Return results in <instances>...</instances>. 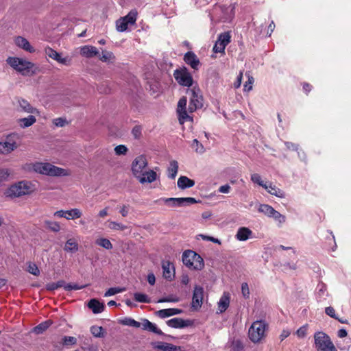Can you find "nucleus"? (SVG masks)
<instances>
[{"instance_id":"obj_1","label":"nucleus","mask_w":351,"mask_h":351,"mask_svg":"<svg viewBox=\"0 0 351 351\" xmlns=\"http://www.w3.org/2000/svg\"><path fill=\"white\" fill-rule=\"evenodd\" d=\"M147 164L146 158L142 155L137 156L132 163V173L141 184L152 183L157 179V173L154 170L144 171Z\"/></svg>"},{"instance_id":"obj_2","label":"nucleus","mask_w":351,"mask_h":351,"mask_svg":"<svg viewBox=\"0 0 351 351\" xmlns=\"http://www.w3.org/2000/svg\"><path fill=\"white\" fill-rule=\"evenodd\" d=\"M32 168L36 173L52 177H63L69 175L66 169L48 162H36L33 165Z\"/></svg>"},{"instance_id":"obj_3","label":"nucleus","mask_w":351,"mask_h":351,"mask_svg":"<svg viewBox=\"0 0 351 351\" xmlns=\"http://www.w3.org/2000/svg\"><path fill=\"white\" fill-rule=\"evenodd\" d=\"M183 264L192 270H202L204 262L200 255L192 250H186L182 254Z\"/></svg>"},{"instance_id":"obj_4","label":"nucleus","mask_w":351,"mask_h":351,"mask_svg":"<svg viewBox=\"0 0 351 351\" xmlns=\"http://www.w3.org/2000/svg\"><path fill=\"white\" fill-rule=\"evenodd\" d=\"M314 339L317 351H337L330 337L324 332H315Z\"/></svg>"},{"instance_id":"obj_5","label":"nucleus","mask_w":351,"mask_h":351,"mask_svg":"<svg viewBox=\"0 0 351 351\" xmlns=\"http://www.w3.org/2000/svg\"><path fill=\"white\" fill-rule=\"evenodd\" d=\"M267 324L264 321L259 320L253 322L249 329V338L254 343L260 342L265 336Z\"/></svg>"},{"instance_id":"obj_6","label":"nucleus","mask_w":351,"mask_h":351,"mask_svg":"<svg viewBox=\"0 0 351 351\" xmlns=\"http://www.w3.org/2000/svg\"><path fill=\"white\" fill-rule=\"evenodd\" d=\"M33 191V187L30 182L21 181L12 185L8 190L6 194L10 197H21L31 193Z\"/></svg>"},{"instance_id":"obj_7","label":"nucleus","mask_w":351,"mask_h":351,"mask_svg":"<svg viewBox=\"0 0 351 351\" xmlns=\"http://www.w3.org/2000/svg\"><path fill=\"white\" fill-rule=\"evenodd\" d=\"M187 94L190 97L188 109L189 112H193L196 110L203 107L204 99L201 93V90L198 87L194 86L192 88L188 89Z\"/></svg>"},{"instance_id":"obj_8","label":"nucleus","mask_w":351,"mask_h":351,"mask_svg":"<svg viewBox=\"0 0 351 351\" xmlns=\"http://www.w3.org/2000/svg\"><path fill=\"white\" fill-rule=\"evenodd\" d=\"M6 62L14 70L23 75L28 73L34 66L31 62L16 57H9Z\"/></svg>"},{"instance_id":"obj_9","label":"nucleus","mask_w":351,"mask_h":351,"mask_svg":"<svg viewBox=\"0 0 351 351\" xmlns=\"http://www.w3.org/2000/svg\"><path fill=\"white\" fill-rule=\"evenodd\" d=\"M160 200L170 207H183L197 202L193 197H169L162 198Z\"/></svg>"},{"instance_id":"obj_10","label":"nucleus","mask_w":351,"mask_h":351,"mask_svg":"<svg viewBox=\"0 0 351 351\" xmlns=\"http://www.w3.org/2000/svg\"><path fill=\"white\" fill-rule=\"evenodd\" d=\"M173 76L178 84L182 86L190 87L193 83V79L186 68L176 69Z\"/></svg>"},{"instance_id":"obj_11","label":"nucleus","mask_w":351,"mask_h":351,"mask_svg":"<svg viewBox=\"0 0 351 351\" xmlns=\"http://www.w3.org/2000/svg\"><path fill=\"white\" fill-rule=\"evenodd\" d=\"M187 99L186 97L180 99L178 104L177 112L178 114V119L180 124H183L187 121H193V118L188 114L186 109Z\"/></svg>"},{"instance_id":"obj_12","label":"nucleus","mask_w":351,"mask_h":351,"mask_svg":"<svg viewBox=\"0 0 351 351\" xmlns=\"http://www.w3.org/2000/svg\"><path fill=\"white\" fill-rule=\"evenodd\" d=\"M230 38L231 36L229 32L220 34L213 47V51L215 53L224 52L226 47L230 43Z\"/></svg>"},{"instance_id":"obj_13","label":"nucleus","mask_w":351,"mask_h":351,"mask_svg":"<svg viewBox=\"0 0 351 351\" xmlns=\"http://www.w3.org/2000/svg\"><path fill=\"white\" fill-rule=\"evenodd\" d=\"M46 56L56 60L58 62L69 66L71 64V59L68 56L62 58L61 54L51 47H47L45 50Z\"/></svg>"},{"instance_id":"obj_14","label":"nucleus","mask_w":351,"mask_h":351,"mask_svg":"<svg viewBox=\"0 0 351 351\" xmlns=\"http://www.w3.org/2000/svg\"><path fill=\"white\" fill-rule=\"evenodd\" d=\"M204 292V289L202 287L195 286L194 287L191 302V306L193 308L198 309L202 306Z\"/></svg>"},{"instance_id":"obj_15","label":"nucleus","mask_w":351,"mask_h":351,"mask_svg":"<svg viewBox=\"0 0 351 351\" xmlns=\"http://www.w3.org/2000/svg\"><path fill=\"white\" fill-rule=\"evenodd\" d=\"M162 268L163 277L168 280H172L175 276V269L173 263L169 261H162Z\"/></svg>"},{"instance_id":"obj_16","label":"nucleus","mask_w":351,"mask_h":351,"mask_svg":"<svg viewBox=\"0 0 351 351\" xmlns=\"http://www.w3.org/2000/svg\"><path fill=\"white\" fill-rule=\"evenodd\" d=\"M184 60L195 70H197L200 64V62L197 56L193 51L186 52L184 55Z\"/></svg>"},{"instance_id":"obj_17","label":"nucleus","mask_w":351,"mask_h":351,"mask_svg":"<svg viewBox=\"0 0 351 351\" xmlns=\"http://www.w3.org/2000/svg\"><path fill=\"white\" fill-rule=\"evenodd\" d=\"M168 326L174 328H183L191 325V321L184 320L182 318H172L167 322Z\"/></svg>"},{"instance_id":"obj_18","label":"nucleus","mask_w":351,"mask_h":351,"mask_svg":"<svg viewBox=\"0 0 351 351\" xmlns=\"http://www.w3.org/2000/svg\"><path fill=\"white\" fill-rule=\"evenodd\" d=\"M80 54L87 58H90L99 55L97 49L91 45H84L80 48Z\"/></svg>"},{"instance_id":"obj_19","label":"nucleus","mask_w":351,"mask_h":351,"mask_svg":"<svg viewBox=\"0 0 351 351\" xmlns=\"http://www.w3.org/2000/svg\"><path fill=\"white\" fill-rule=\"evenodd\" d=\"M230 295L228 292H224L218 302V311L220 313L225 312L230 305Z\"/></svg>"},{"instance_id":"obj_20","label":"nucleus","mask_w":351,"mask_h":351,"mask_svg":"<svg viewBox=\"0 0 351 351\" xmlns=\"http://www.w3.org/2000/svg\"><path fill=\"white\" fill-rule=\"evenodd\" d=\"M18 102L21 111L32 114H39L38 109L33 107L27 100L24 99H19Z\"/></svg>"},{"instance_id":"obj_21","label":"nucleus","mask_w":351,"mask_h":351,"mask_svg":"<svg viewBox=\"0 0 351 351\" xmlns=\"http://www.w3.org/2000/svg\"><path fill=\"white\" fill-rule=\"evenodd\" d=\"M154 347L160 351H182L180 346L165 342H157L154 344Z\"/></svg>"},{"instance_id":"obj_22","label":"nucleus","mask_w":351,"mask_h":351,"mask_svg":"<svg viewBox=\"0 0 351 351\" xmlns=\"http://www.w3.org/2000/svg\"><path fill=\"white\" fill-rule=\"evenodd\" d=\"M1 145L2 154L10 153L17 147L16 141L10 136H8L4 142H1Z\"/></svg>"},{"instance_id":"obj_23","label":"nucleus","mask_w":351,"mask_h":351,"mask_svg":"<svg viewBox=\"0 0 351 351\" xmlns=\"http://www.w3.org/2000/svg\"><path fill=\"white\" fill-rule=\"evenodd\" d=\"M252 235V231L246 227H241L238 229L235 237L240 241H245Z\"/></svg>"},{"instance_id":"obj_24","label":"nucleus","mask_w":351,"mask_h":351,"mask_svg":"<svg viewBox=\"0 0 351 351\" xmlns=\"http://www.w3.org/2000/svg\"><path fill=\"white\" fill-rule=\"evenodd\" d=\"M182 313V310L178 309V308H166V309H162L160 311H158L156 312V315L162 318L165 319L166 317H169L170 316H173L175 315H178Z\"/></svg>"},{"instance_id":"obj_25","label":"nucleus","mask_w":351,"mask_h":351,"mask_svg":"<svg viewBox=\"0 0 351 351\" xmlns=\"http://www.w3.org/2000/svg\"><path fill=\"white\" fill-rule=\"evenodd\" d=\"M15 43L18 47L22 48L23 49L25 50L26 51H28L30 53L34 51V49L31 46L29 41L23 37H21V36L16 37L15 38Z\"/></svg>"},{"instance_id":"obj_26","label":"nucleus","mask_w":351,"mask_h":351,"mask_svg":"<svg viewBox=\"0 0 351 351\" xmlns=\"http://www.w3.org/2000/svg\"><path fill=\"white\" fill-rule=\"evenodd\" d=\"M264 189H265L271 195H275L280 198L285 197V193L282 190L278 188L276 186L273 185L271 183H269V184H266L264 186Z\"/></svg>"},{"instance_id":"obj_27","label":"nucleus","mask_w":351,"mask_h":351,"mask_svg":"<svg viewBox=\"0 0 351 351\" xmlns=\"http://www.w3.org/2000/svg\"><path fill=\"white\" fill-rule=\"evenodd\" d=\"M88 306L95 314H98L103 312L105 308V305L103 303L99 302L96 299H91L88 302Z\"/></svg>"},{"instance_id":"obj_28","label":"nucleus","mask_w":351,"mask_h":351,"mask_svg":"<svg viewBox=\"0 0 351 351\" xmlns=\"http://www.w3.org/2000/svg\"><path fill=\"white\" fill-rule=\"evenodd\" d=\"M178 186L180 189H185L193 187L195 185V181L186 176H182L178 180Z\"/></svg>"},{"instance_id":"obj_29","label":"nucleus","mask_w":351,"mask_h":351,"mask_svg":"<svg viewBox=\"0 0 351 351\" xmlns=\"http://www.w3.org/2000/svg\"><path fill=\"white\" fill-rule=\"evenodd\" d=\"M316 295L318 302H322L326 300V296L328 295L327 289L325 284L319 282L316 288Z\"/></svg>"},{"instance_id":"obj_30","label":"nucleus","mask_w":351,"mask_h":351,"mask_svg":"<svg viewBox=\"0 0 351 351\" xmlns=\"http://www.w3.org/2000/svg\"><path fill=\"white\" fill-rule=\"evenodd\" d=\"M64 250L72 254L75 253L79 250V245L75 239H69L65 243Z\"/></svg>"},{"instance_id":"obj_31","label":"nucleus","mask_w":351,"mask_h":351,"mask_svg":"<svg viewBox=\"0 0 351 351\" xmlns=\"http://www.w3.org/2000/svg\"><path fill=\"white\" fill-rule=\"evenodd\" d=\"M36 119L32 114L27 117L22 118L19 120L20 126L23 128H28L36 123Z\"/></svg>"},{"instance_id":"obj_32","label":"nucleus","mask_w":351,"mask_h":351,"mask_svg":"<svg viewBox=\"0 0 351 351\" xmlns=\"http://www.w3.org/2000/svg\"><path fill=\"white\" fill-rule=\"evenodd\" d=\"M53 324V322L51 319L46 320L43 322H41L36 326L34 328V332L36 334H42L47 329L49 328V326Z\"/></svg>"},{"instance_id":"obj_33","label":"nucleus","mask_w":351,"mask_h":351,"mask_svg":"<svg viewBox=\"0 0 351 351\" xmlns=\"http://www.w3.org/2000/svg\"><path fill=\"white\" fill-rule=\"evenodd\" d=\"M168 177L170 179H174L178 173V162L176 160H172L170 162L169 167H168Z\"/></svg>"},{"instance_id":"obj_34","label":"nucleus","mask_w":351,"mask_h":351,"mask_svg":"<svg viewBox=\"0 0 351 351\" xmlns=\"http://www.w3.org/2000/svg\"><path fill=\"white\" fill-rule=\"evenodd\" d=\"M98 56L99 60L104 62H111L115 58L112 52L106 50H103L101 55L99 54Z\"/></svg>"},{"instance_id":"obj_35","label":"nucleus","mask_w":351,"mask_h":351,"mask_svg":"<svg viewBox=\"0 0 351 351\" xmlns=\"http://www.w3.org/2000/svg\"><path fill=\"white\" fill-rule=\"evenodd\" d=\"M82 215L81 210L78 208H73L66 210V219L67 220L79 219Z\"/></svg>"},{"instance_id":"obj_36","label":"nucleus","mask_w":351,"mask_h":351,"mask_svg":"<svg viewBox=\"0 0 351 351\" xmlns=\"http://www.w3.org/2000/svg\"><path fill=\"white\" fill-rule=\"evenodd\" d=\"M137 17V12L135 10H131L126 16L121 17L129 25H132L135 24Z\"/></svg>"},{"instance_id":"obj_37","label":"nucleus","mask_w":351,"mask_h":351,"mask_svg":"<svg viewBox=\"0 0 351 351\" xmlns=\"http://www.w3.org/2000/svg\"><path fill=\"white\" fill-rule=\"evenodd\" d=\"M45 226L54 232H58L60 230V226L58 222L50 220H45L44 221Z\"/></svg>"},{"instance_id":"obj_38","label":"nucleus","mask_w":351,"mask_h":351,"mask_svg":"<svg viewBox=\"0 0 351 351\" xmlns=\"http://www.w3.org/2000/svg\"><path fill=\"white\" fill-rule=\"evenodd\" d=\"M258 210L268 217H270L274 210V208L268 204H261Z\"/></svg>"},{"instance_id":"obj_39","label":"nucleus","mask_w":351,"mask_h":351,"mask_svg":"<svg viewBox=\"0 0 351 351\" xmlns=\"http://www.w3.org/2000/svg\"><path fill=\"white\" fill-rule=\"evenodd\" d=\"M96 244L106 249L111 250L113 246L109 239L105 238H100L96 240Z\"/></svg>"},{"instance_id":"obj_40","label":"nucleus","mask_w":351,"mask_h":351,"mask_svg":"<svg viewBox=\"0 0 351 351\" xmlns=\"http://www.w3.org/2000/svg\"><path fill=\"white\" fill-rule=\"evenodd\" d=\"M128 25H130L123 19L120 18L116 21V28L119 32H125L128 29Z\"/></svg>"},{"instance_id":"obj_41","label":"nucleus","mask_w":351,"mask_h":351,"mask_svg":"<svg viewBox=\"0 0 351 351\" xmlns=\"http://www.w3.org/2000/svg\"><path fill=\"white\" fill-rule=\"evenodd\" d=\"M121 324L125 326H132L134 328H140L141 326V323L134 320L130 317H126L121 321Z\"/></svg>"},{"instance_id":"obj_42","label":"nucleus","mask_w":351,"mask_h":351,"mask_svg":"<svg viewBox=\"0 0 351 351\" xmlns=\"http://www.w3.org/2000/svg\"><path fill=\"white\" fill-rule=\"evenodd\" d=\"M134 300L138 302H141V303H149L150 302V299L149 298V297L144 293H135L134 294Z\"/></svg>"},{"instance_id":"obj_43","label":"nucleus","mask_w":351,"mask_h":351,"mask_svg":"<svg viewBox=\"0 0 351 351\" xmlns=\"http://www.w3.org/2000/svg\"><path fill=\"white\" fill-rule=\"evenodd\" d=\"M108 228L114 230H124L127 226L116 221H108Z\"/></svg>"},{"instance_id":"obj_44","label":"nucleus","mask_w":351,"mask_h":351,"mask_svg":"<svg viewBox=\"0 0 351 351\" xmlns=\"http://www.w3.org/2000/svg\"><path fill=\"white\" fill-rule=\"evenodd\" d=\"M27 271L36 276H38L40 274V270L38 266L34 263H29L28 264Z\"/></svg>"},{"instance_id":"obj_45","label":"nucleus","mask_w":351,"mask_h":351,"mask_svg":"<svg viewBox=\"0 0 351 351\" xmlns=\"http://www.w3.org/2000/svg\"><path fill=\"white\" fill-rule=\"evenodd\" d=\"M125 291V288H119V287H112L110 288L105 293L104 297H109L113 295H115L119 293H121Z\"/></svg>"},{"instance_id":"obj_46","label":"nucleus","mask_w":351,"mask_h":351,"mask_svg":"<svg viewBox=\"0 0 351 351\" xmlns=\"http://www.w3.org/2000/svg\"><path fill=\"white\" fill-rule=\"evenodd\" d=\"M270 217L274 218L276 221H277L279 223H283L285 222L286 217L281 215L278 211L274 209L273 213L270 216Z\"/></svg>"},{"instance_id":"obj_47","label":"nucleus","mask_w":351,"mask_h":351,"mask_svg":"<svg viewBox=\"0 0 351 351\" xmlns=\"http://www.w3.org/2000/svg\"><path fill=\"white\" fill-rule=\"evenodd\" d=\"M92 335L95 337H100L103 334V328L101 326H93L90 328Z\"/></svg>"},{"instance_id":"obj_48","label":"nucleus","mask_w":351,"mask_h":351,"mask_svg":"<svg viewBox=\"0 0 351 351\" xmlns=\"http://www.w3.org/2000/svg\"><path fill=\"white\" fill-rule=\"evenodd\" d=\"M77 343V339L73 337L64 336L62 339V343L64 346L74 345Z\"/></svg>"},{"instance_id":"obj_49","label":"nucleus","mask_w":351,"mask_h":351,"mask_svg":"<svg viewBox=\"0 0 351 351\" xmlns=\"http://www.w3.org/2000/svg\"><path fill=\"white\" fill-rule=\"evenodd\" d=\"M251 180L254 182V183H256L257 184H258L259 186H261L262 187L264 188V186H265L266 184H265L263 180H261V177L259 174L258 173H253L251 175Z\"/></svg>"},{"instance_id":"obj_50","label":"nucleus","mask_w":351,"mask_h":351,"mask_svg":"<svg viewBox=\"0 0 351 351\" xmlns=\"http://www.w3.org/2000/svg\"><path fill=\"white\" fill-rule=\"evenodd\" d=\"M192 147L195 148L197 153L203 154L205 151L204 146L197 139H194Z\"/></svg>"},{"instance_id":"obj_51","label":"nucleus","mask_w":351,"mask_h":351,"mask_svg":"<svg viewBox=\"0 0 351 351\" xmlns=\"http://www.w3.org/2000/svg\"><path fill=\"white\" fill-rule=\"evenodd\" d=\"M86 287V285L79 286L77 284L69 283V284L65 285L64 286V289L66 291L80 290V289H83V288H84Z\"/></svg>"},{"instance_id":"obj_52","label":"nucleus","mask_w":351,"mask_h":351,"mask_svg":"<svg viewBox=\"0 0 351 351\" xmlns=\"http://www.w3.org/2000/svg\"><path fill=\"white\" fill-rule=\"evenodd\" d=\"M53 123L57 127H64L68 122L65 118L59 117L53 120Z\"/></svg>"},{"instance_id":"obj_53","label":"nucleus","mask_w":351,"mask_h":351,"mask_svg":"<svg viewBox=\"0 0 351 351\" xmlns=\"http://www.w3.org/2000/svg\"><path fill=\"white\" fill-rule=\"evenodd\" d=\"M117 155H125L128 152V148L123 145H119L114 148Z\"/></svg>"},{"instance_id":"obj_54","label":"nucleus","mask_w":351,"mask_h":351,"mask_svg":"<svg viewBox=\"0 0 351 351\" xmlns=\"http://www.w3.org/2000/svg\"><path fill=\"white\" fill-rule=\"evenodd\" d=\"M132 134L136 139L140 138L142 134V128L139 125H136L132 130Z\"/></svg>"},{"instance_id":"obj_55","label":"nucleus","mask_w":351,"mask_h":351,"mask_svg":"<svg viewBox=\"0 0 351 351\" xmlns=\"http://www.w3.org/2000/svg\"><path fill=\"white\" fill-rule=\"evenodd\" d=\"M154 324V323L149 322L148 319H143V322L141 323V327L144 330L149 331Z\"/></svg>"},{"instance_id":"obj_56","label":"nucleus","mask_w":351,"mask_h":351,"mask_svg":"<svg viewBox=\"0 0 351 351\" xmlns=\"http://www.w3.org/2000/svg\"><path fill=\"white\" fill-rule=\"evenodd\" d=\"M64 285V281H58L57 282H53L51 284H49V285H47V290H55V289H57L59 287H61Z\"/></svg>"},{"instance_id":"obj_57","label":"nucleus","mask_w":351,"mask_h":351,"mask_svg":"<svg viewBox=\"0 0 351 351\" xmlns=\"http://www.w3.org/2000/svg\"><path fill=\"white\" fill-rule=\"evenodd\" d=\"M254 78L248 75V80L244 85L245 91H250L252 89V84L254 83Z\"/></svg>"},{"instance_id":"obj_58","label":"nucleus","mask_w":351,"mask_h":351,"mask_svg":"<svg viewBox=\"0 0 351 351\" xmlns=\"http://www.w3.org/2000/svg\"><path fill=\"white\" fill-rule=\"evenodd\" d=\"M241 292L244 298H247L250 295V289L247 283L243 282L241 285Z\"/></svg>"},{"instance_id":"obj_59","label":"nucleus","mask_w":351,"mask_h":351,"mask_svg":"<svg viewBox=\"0 0 351 351\" xmlns=\"http://www.w3.org/2000/svg\"><path fill=\"white\" fill-rule=\"evenodd\" d=\"M325 313L326 315L330 316V317H332L334 319H338V317L336 316L335 311L333 307L328 306L325 308Z\"/></svg>"},{"instance_id":"obj_60","label":"nucleus","mask_w":351,"mask_h":351,"mask_svg":"<svg viewBox=\"0 0 351 351\" xmlns=\"http://www.w3.org/2000/svg\"><path fill=\"white\" fill-rule=\"evenodd\" d=\"M306 330H307V327L306 326H303L300 327L299 329H298V330L296 331V334L298 337L303 338L306 335Z\"/></svg>"},{"instance_id":"obj_61","label":"nucleus","mask_w":351,"mask_h":351,"mask_svg":"<svg viewBox=\"0 0 351 351\" xmlns=\"http://www.w3.org/2000/svg\"><path fill=\"white\" fill-rule=\"evenodd\" d=\"M179 301V299L176 297H167V298H162L158 300V302L162 303V302H177Z\"/></svg>"},{"instance_id":"obj_62","label":"nucleus","mask_w":351,"mask_h":351,"mask_svg":"<svg viewBox=\"0 0 351 351\" xmlns=\"http://www.w3.org/2000/svg\"><path fill=\"white\" fill-rule=\"evenodd\" d=\"M243 348V346L241 341H234L232 343V350L233 351H241Z\"/></svg>"},{"instance_id":"obj_63","label":"nucleus","mask_w":351,"mask_h":351,"mask_svg":"<svg viewBox=\"0 0 351 351\" xmlns=\"http://www.w3.org/2000/svg\"><path fill=\"white\" fill-rule=\"evenodd\" d=\"M9 173L7 170H0V183L7 180Z\"/></svg>"},{"instance_id":"obj_64","label":"nucleus","mask_w":351,"mask_h":351,"mask_svg":"<svg viewBox=\"0 0 351 351\" xmlns=\"http://www.w3.org/2000/svg\"><path fill=\"white\" fill-rule=\"evenodd\" d=\"M200 237H202V238L204 240L210 241H212V242H213L215 243H217V244L221 243L220 241L218 239L214 238L213 237L206 236V235H203V234H201Z\"/></svg>"}]
</instances>
